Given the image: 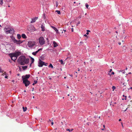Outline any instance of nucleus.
<instances>
[{
  "mask_svg": "<svg viewBox=\"0 0 132 132\" xmlns=\"http://www.w3.org/2000/svg\"><path fill=\"white\" fill-rule=\"evenodd\" d=\"M53 124H54V123H53V122H51V124H52V125H53Z\"/></svg>",
  "mask_w": 132,
  "mask_h": 132,
  "instance_id": "obj_44",
  "label": "nucleus"
},
{
  "mask_svg": "<svg viewBox=\"0 0 132 132\" xmlns=\"http://www.w3.org/2000/svg\"><path fill=\"white\" fill-rule=\"evenodd\" d=\"M34 82V83H35V84H36L37 83V81H36L35 80Z\"/></svg>",
  "mask_w": 132,
  "mask_h": 132,
  "instance_id": "obj_37",
  "label": "nucleus"
},
{
  "mask_svg": "<svg viewBox=\"0 0 132 132\" xmlns=\"http://www.w3.org/2000/svg\"><path fill=\"white\" fill-rule=\"evenodd\" d=\"M77 73V72H76L75 73H74V75H76V77H77V75H76V74Z\"/></svg>",
  "mask_w": 132,
  "mask_h": 132,
  "instance_id": "obj_36",
  "label": "nucleus"
},
{
  "mask_svg": "<svg viewBox=\"0 0 132 132\" xmlns=\"http://www.w3.org/2000/svg\"><path fill=\"white\" fill-rule=\"evenodd\" d=\"M22 68L23 70L26 69L27 68V66H23Z\"/></svg>",
  "mask_w": 132,
  "mask_h": 132,
  "instance_id": "obj_21",
  "label": "nucleus"
},
{
  "mask_svg": "<svg viewBox=\"0 0 132 132\" xmlns=\"http://www.w3.org/2000/svg\"><path fill=\"white\" fill-rule=\"evenodd\" d=\"M66 130L67 131H69L70 132L71 131L70 129H68V128Z\"/></svg>",
  "mask_w": 132,
  "mask_h": 132,
  "instance_id": "obj_32",
  "label": "nucleus"
},
{
  "mask_svg": "<svg viewBox=\"0 0 132 132\" xmlns=\"http://www.w3.org/2000/svg\"><path fill=\"white\" fill-rule=\"evenodd\" d=\"M10 57L11 58V59L12 60L14 61L15 60H16L17 57H16V56L14 55L13 53H10Z\"/></svg>",
  "mask_w": 132,
  "mask_h": 132,
  "instance_id": "obj_6",
  "label": "nucleus"
},
{
  "mask_svg": "<svg viewBox=\"0 0 132 132\" xmlns=\"http://www.w3.org/2000/svg\"><path fill=\"white\" fill-rule=\"evenodd\" d=\"M102 130H104V128L102 129Z\"/></svg>",
  "mask_w": 132,
  "mask_h": 132,
  "instance_id": "obj_56",
  "label": "nucleus"
},
{
  "mask_svg": "<svg viewBox=\"0 0 132 132\" xmlns=\"http://www.w3.org/2000/svg\"><path fill=\"white\" fill-rule=\"evenodd\" d=\"M56 7H57V6H58V3L57 2H56Z\"/></svg>",
  "mask_w": 132,
  "mask_h": 132,
  "instance_id": "obj_39",
  "label": "nucleus"
},
{
  "mask_svg": "<svg viewBox=\"0 0 132 132\" xmlns=\"http://www.w3.org/2000/svg\"><path fill=\"white\" fill-rule=\"evenodd\" d=\"M70 75L71 77H72L73 76H72V75Z\"/></svg>",
  "mask_w": 132,
  "mask_h": 132,
  "instance_id": "obj_53",
  "label": "nucleus"
},
{
  "mask_svg": "<svg viewBox=\"0 0 132 132\" xmlns=\"http://www.w3.org/2000/svg\"><path fill=\"white\" fill-rule=\"evenodd\" d=\"M112 71V69H110L109 71V72L110 73V72H111V71Z\"/></svg>",
  "mask_w": 132,
  "mask_h": 132,
  "instance_id": "obj_35",
  "label": "nucleus"
},
{
  "mask_svg": "<svg viewBox=\"0 0 132 132\" xmlns=\"http://www.w3.org/2000/svg\"><path fill=\"white\" fill-rule=\"evenodd\" d=\"M130 88V89H132V87H131Z\"/></svg>",
  "mask_w": 132,
  "mask_h": 132,
  "instance_id": "obj_62",
  "label": "nucleus"
},
{
  "mask_svg": "<svg viewBox=\"0 0 132 132\" xmlns=\"http://www.w3.org/2000/svg\"><path fill=\"white\" fill-rule=\"evenodd\" d=\"M121 121V119H120L119 120V121Z\"/></svg>",
  "mask_w": 132,
  "mask_h": 132,
  "instance_id": "obj_55",
  "label": "nucleus"
},
{
  "mask_svg": "<svg viewBox=\"0 0 132 132\" xmlns=\"http://www.w3.org/2000/svg\"><path fill=\"white\" fill-rule=\"evenodd\" d=\"M60 61L61 62V64H62L63 63V61L62 60H60Z\"/></svg>",
  "mask_w": 132,
  "mask_h": 132,
  "instance_id": "obj_27",
  "label": "nucleus"
},
{
  "mask_svg": "<svg viewBox=\"0 0 132 132\" xmlns=\"http://www.w3.org/2000/svg\"><path fill=\"white\" fill-rule=\"evenodd\" d=\"M123 97H125L126 98H125V100H126V98L127 97V96H125L124 95H123Z\"/></svg>",
  "mask_w": 132,
  "mask_h": 132,
  "instance_id": "obj_33",
  "label": "nucleus"
},
{
  "mask_svg": "<svg viewBox=\"0 0 132 132\" xmlns=\"http://www.w3.org/2000/svg\"><path fill=\"white\" fill-rule=\"evenodd\" d=\"M43 65L46 66L47 65V63H45V62L40 60L38 63V66L39 67H42Z\"/></svg>",
  "mask_w": 132,
  "mask_h": 132,
  "instance_id": "obj_4",
  "label": "nucleus"
},
{
  "mask_svg": "<svg viewBox=\"0 0 132 132\" xmlns=\"http://www.w3.org/2000/svg\"><path fill=\"white\" fill-rule=\"evenodd\" d=\"M4 73H3V74H2V75H6V72H5L4 71Z\"/></svg>",
  "mask_w": 132,
  "mask_h": 132,
  "instance_id": "obj_34",
  "label": "nucleus"
},
{
  "mask_svg": "<svg viewBox=\"0 0 132 132\" xmlns=\"http://www.w3.org/2000/svg\"><path fill=\"white\" fill-rule=\"evenodd\" d=\"M28 45L29 47H32L35 45V42L34 41H29L28 42Z\"/></svg>",
  "mask_w": 132,
  "mask_h": 132,
  "instance_id": "obj_3",
  "label": "nucleus"
},
{
  "mask_svg": "<svg viewBox=\"0 0 132 132\" xmlns=\"http://www.w3.org/2000/svg\"><path fill=\"white\" fill-rule=\"evenodd\" d=\"M63 33V31H62V33Z\"/></svg>",
  "mask_w": 132,
  "mask_h": 132,
  "instance_id": "obj_64",
  "label": "nucleus"
},
{
  "mask_svg": "<svg viewBox=\"0 0 132 132\" xmlns=\"http://www.w3.org/2000/svg\"><path fill=\"white\" fill-rule=\"evenodd\" d=\"M32 55H34L35 56L36 55V53H35V52H34L32 53Z\"/></svg>",
  "mask_w": 132,
  "mask_h": 132,
  "instance_id": "obj_25",
  "label": "nucleus"
},
{
  "mask_svg": "<svg viewBox=\"0 0 132 132\" xmlns=\"http://www.w3.org/2000/svg\"><path fill=\"white\" fill-rule=\"evenodd\" d=\"M63 31H64V33H65L66 30H63Z\"/></svg>",
  "mask_w": 132,
  "mask_h": 132,
  "instance_id": "obj_41",
  "label": "nucleus"
},
{
  "mask_svg": "<svg viewBox=\"0 0 132 132\" xmlns=\"http://www.w3.org/2000/svg\"><path fill=\"white\" fill-rule=\"evenodd\" d=\"M31 63H34V59L32 57H31Z\"/></svg>",
  "mask_w": 132,
  "mask_h": 132,
  "instance_id": "obj_18",
  "label": "nucleus"
},
{
  "mask_svg": "<svg viewBox=\"0 0 132 132\" xmlns=\"http://www.w3.org/2000/svg\"><path fill=\"white\" fill-rule=\"evenodd\" d=\"M14 30L13 28L10 29V30H7L6 31V33L7 34L9 33L11 34H13L14 32Z\"/></svg>",
  "mask_w": 132,
  "mask_h": 132,
  "instance_id": "obj_7",
  "label": "nucleus"
},
{
  "mask_svg": "<svg viewBox=\"0 0 132 132\" xmlns=\"http://www.w3.org/2000/svg\"><path fill=\"white\" fill-rule=\"evenodd\" d=\"M23 111L24 112H25L26 111L27 109L26 107L25 108L24 107H23Z\"/></svg>",
  "mask_w": 132,
  "mask_h": 132,
  "instance_id": "obj_22",
  "label": "nucleus"
},
{
  "mask_svg": "<svg viewBox=\"0 0 132 132\" xmlns=\"http://www.w3.org/2000/svg\"><path fill=\"white\" fill-rule=\"evenodd\" d=\"M121 43L120 42H119V43H118V44L119 45H121Z\"/></svg>",
  "mask_w": 132,
  "mask_h": 132,
  "instance_id": "obj_49",
  "label": "nucleus"
},
{
  "mask_svg": "<svg viewBox=\"0 0 132 132\" xmlns=\"http://www.w3.org/2000/svg\"><path fill=\"white\" fill-rule=\"evenodd\" d=\"M103 127H104V128L105 127V125H103Z\"/></svg>",
  "mask_w": 132,
  "mask_h": 132,
  "instance_id": "obj_57",
  "label": "nucleus"
},
{
  "mask_svg": "<svg viewBox=\"0 0 132 132\" xmlns=\"http://www.w3.org/2000/svg\"><path fill=\"white\" fill-rule=\"evenodd\" d=\"M73 130V129H72L70 130L71 131H72Z\"/></svg>",
  "mask_w": 132,
  "mask_h": 132,
  "instance_id": "obj_50",
  "label": "nucleus"
},
{
  "mask_svg": "<svg viewBox=\"0 0 132 132\" xmlns=\"http://www.w3.org/2000/svg\"><path fill=\"white\" fill-rule=\"evenodd\" d=\"M112 89H113V90L116 89V87L114 86H113L112 87Z\"/></svg>",
  "mask_w": 132,
  "mask_h": 132,
  "instance_id": "obj_31",
  "label": "nucleus"
},
{
  "mask_svg": "<svg viewBox=\"0 0 132 132\" xmlns=\"http://www.w3.org/2000/svg\"><path fill=\"white\" fill-rule=\"evenodd\" d=\"M49 67H51L52 68H53V66L51 63L50 64V65H49Z\"/></svg>",
  "mask_w": 132,
  "mask_h": 132,
  "instance_id": "obj_24",
  "label": "nucleus"
},
{
  "mask_svg": "<svg viewBox=\"0 0 132 132\" xmlns=\"http://www.w3.org/2000/svg\"><path fill=\"white\" fill-rule=\"evenodd\" d=\"M23 81V83L24 84L26 87L28 86L30 84V82L28 80H24Z\"/></svg>",
  "mask_w": 132,
  "mask_h": 132,
  "instance_id": "obj_5",
  "label": "nucleus"
},
{
  "mask_svg": "<svg viewBox=\"0 0 132 132\" xmlns=\"http://www.w3.org/2000/svg\"><path fill=\"white\" fill-rule=\"evenodd\" d=\"M56 12H57V14H60V11L58 10H56Z\"/></svg>",
  "mask_w": 132,
  "mask_h": 132,
  "instance_id": "obj_23",
  "label": "nucleus"
},
{
  "mask_svg": "<svg viewBox=\"0 0 132 132\" xmlns=\"http://www.w3.org/2000/svg\"><path fill=\"white\" fill-rule=\"evenodd\" d=\"M127 67H126V70H127Z\"/></svg>",
  "mask_w": 132,
  "mask_h": 132,
  "instance_id": "obj_59",
  "label": "nucleus"
},
{
  "mask_svg": "<svg viewBox=\"0 0 132 132\" xmlns=\"http://www.w3.org/2000/svg\"><path fill=\"white\" fill-rule=\"evenodd\" d=\"M51 27L56 32V33H58V30L55 27L53 26H51Z\"/></svg>",
  "mask_w": 132,
  "mask_h": 132,
  "instance_id": "obj_12",
  "label": "nucleus"
},
{
  "mask_svg": "<svg viewBox=\"0 0 132 132\" xmlns=\"http://www.w3.org/2000/svg\"><path fill=\"white\" fill-rule=\"evenodd\" d=\"M38 51H36L35 52V53H36V54H37V53H38Z\"/></svg>",
  "mask_w": 132,
  "mask_h": 132,
  "instance_id": "obj_51",
  "label": "nucleus"
},
{
  "mask_svg": "<svg viewBox=\"0 0 132 132\" xmlns=\"http://www.w3.org/2000/svg\"><path fill=\"white\" fill-rule=\"evenodd\" d=\"M86 34H87V35H88L89 34V33L88 32H87L86 33Z\"/></svg>",
  "mask_w": 132,
  "mask_h": 132,
  "instance_id": "obj_52",
  "label": "nucleus"
},
{
  "mask_svg": "<svg viewBox=\"0 0 132 132\" xmlns=\"http://www.w3.org/2000/svg\"><path fill=\"white\" fill-rule=\"evenodd\" d=\"M21 36L22 38L24 39H25L27 38L26 36L24 34H22L21 35Z\"/></svg>",
  "mask_w": 132,
  "mask_h": 132,
  "instance_id": "obj_15",
  "label": "nucleus"
},
{
  "mask_svg": "<svg viewBox=\"0 0 132 132\" xmlns=\"http://www.w3.org/2000/svg\"><path fill=\"white\" fill-rule=\"evenodd\" d=\"M127 109V108L124 111H124V112H125V111H126V110Z\"/></svg>",
  "mask_w": 132,
  "mask_h": 132,
  "instance_id": "obj_47",
  "label": "nucleus"
},
{
  "mask_svg": "<svg viewBox=\"0 0 132 132\" xmlns=\"http://www.w3.org/2000/svg\"><path fill=\"white\" fill-rule=\"evenodd\" d=\"M29 59H26L24 56H21L19 57L18 61L21 65H24L25 64L28 63L29 62Z\"/></svg>",
  "mask_w": 132,
  "mask_h": 132,
  "instance_id": "obj_1",
  "label": "nucleus"
},
{
  "mask_svg": "<svg viewBox=\"0 0 132 132\" xmlns=\"http://www.w3.org/2000/svg\"><path fill=\"white\" fill-rule=\"evenodd\" d=\"M4 72V71L3 70H2L1 67H0V72H2L3 73Z\"/></svg>",
  "mask_w": 132,
  "mask_h": 132,
  "instance_id": "obj_20",
  "label": "nucleus"
},
{
  "mask_svg": "<svg viewBox=\"0 0 132 132\" xmlns=\"http://www.w3.org/2000/svg\"><path fill=\"white\" fill-rule=\"evenodd\" d=\"M128 74H131V73L130 72H129L128 73Z\"/></svg>",
  "mask_w": 132,
  "mask_h": 132,
  "instance_id": "obj_58",
  "label": "nucleus"
},
{
  "mask_svg": "<svg viewBox=\"0 0 132 132\" xmlns=\"http://www.w3.org/2000/svg\"><path fill=\"white\" fill-rule=\"evenodd\" d=\"M41 28L42 29V31H45V27L44 25L43 24H42L41 26Z\"/></svg>",
  "mask_w": 132,
  "mask_h": 132,
  "instance_id": "obj_13",
  "label": "nucleus"
},
{
  "mask_svg": "<svg viewBox=\"0 0 132 132\" xmlns=\"http://www.w3.org/2000/svg\"><path fill=\"white\" fill-rule=\"evenodd\" d=\"M38 19V17H36L35 18H33L32 19V21L30 23H32L35 22L36 20H37Z\"/></svg>",
  "mask_w": 132,
  "mask_h": 132,
  "instance_id": "obj_11",
  "label": "nucleus"
},
{
  "mask_svg": "<svg viewBox=\"0 0 132 132\" xmlns=\"http://www.w3.org/2000/svg\"><path fill=\"white\" fill-rule=\"evenodd\" d=\"M11 38L12 39V40L13 41V42L15 40V38L13 37V36H12L11 37Z\"/></svg>",
  "mask_w": 132,
  "mask_h": 132,
  "instance_id": "obj_16",
  "label": "nucleus"
},
{
  "mask_svg": "<svg viewBox=\"0 0 132 132\" xmlns=\"http://www.w3.org/2000/svg\"><path fill=\"white\" fill-rule=\"evenodd\" d=\"M35 84V83H34L32 84V85H34Z\"/></svg>",
  "mask_w": 132,
  "mask_h": 132,
  "instance_id": "obj_48",
  "label": "nucleus"
},
{
  "mask_svg": "<svg viewBox=\"0 0 132 132\" xmlns=\"http://www.w3.org/2000/svg\"><path fill=\"white\" fill-rule=\"evenodd\" d=\"M17 38L18 39H20L21 38V36L20 34H18L17 35Z\"/></svg>",
  "mask_w": 132,
  "mask_h": 132,
  "instance_id": "obj_17",
  "label": "nucleus"
},
{
  "mask_svg": "<svg viewBox=\"0 0 132 132\" xmlns=\"http://www.w3.org/2000/svg\"><path fill=\"white\" fill-rule=\"evenodd\" d=\"M114 72H112V73H108V75L110 76L111 75H112V74L114 75Z\"/></svg>",
  "mask_w": 132,
  "mask_h": 132,
  "instance_id": "obj_19",
  "label": "nucleus"
},
{
  "mask_svg": "<svg viewBox=\"0 0 132 132\" xmlns=\"http://www.w3.org/2000/svg\"><path fill=\"white\" fill-rule=\"evenodd\" d=\"M14 55H15L17 57L21 55V53L20 52H18L15 53H12Z\"/></svg>",
  "mask_w": 132,
  "mask_h": 132,
  "instance_id": "obj_10",
  "label": "nucleus"
},
{
  "mask_svg": "<svg viewBox=\"0 0 132 132\" xmlns=\"http://www.w3.org/2000/svg\"><path fill=\"white\" fill-rule=\"evenodd\" d=\"M67 88H69V87L68 86H67Z\"/></svg>",
  "mask_w": 132,
  "mask_h": 132,
  "instance_id": "obj_63",
  "label": "nucleus"
},
{
  "mask_svg": "<svg viewBox=\"0 0 132 132\" xmlns=\"http://www.w3.org/2000/svg\"><path fill=\"white\" fill-rule=\"evenodd\" d=\"M39 43L41 45H42L45 44V41L44 37H40L39 39Z\"/></svg>",
  "mask_w": 132,
  "mask_h": 132,
  "instance_id": "obj_2",
  "label": "nucleus"
},
{
  "mask_svg": "<svg viewBox=\"0 0 132 132\" xmlns=\"http://www.w3.org/2000/svg\"><path fill=\"white\" fill-rule=\"evenodd\" d=\"M73 28H71V31L72 32H73Z\"/></svg>",
  "mask_w": 132,
  "mask_h": 132,
  "instance_id": "obj_43",
  "label": "nucleus"
},
{
  "mask_svg": "<svg viewBox=\"0 0 132 132\" xmlns=\"http://www.w3.org/2000/svg\"><path fill=\"white\" fill-rule=\"evenodd\" d=\"M86 8L87 9H88V7L89 6L86 3Z\"/></svg>",
  "mask_w": 132,
  "mask_h": 132,
  "instance_id": "obj_26",
  "label": "nucleus"
},
{
  "mask_svg": "<svg viewBox=\"0 0 132 132\" xmlns=\"http://www.w3.org/2000/svg\"><path fill=\"white\" fill-rule=\"evenodd\" d=\"M131 51L132 52V49H131Z\"/></svg>",
  "mask_w": 132,
  "mask_h": 132,
  "instance_id": "obj_61",
  "label": "nucleus"
},
{
  "mask_svg": "<svg viewBox=\"0 0 132 132\" xmlns=\"http://www.w3.org/2000/svg\"><path fill=\"white\" fill-rule=\"evenodd\" d=\"M86 31H87V32H90V31L89 30H87Z\"/></svg>",
  "mask_w": 132,
  "mask_h": 132,
  "instance_id": "obj_42",
  "label": "nucleus"
},
{
  "mask_svg": "<svg viewBox=\"0 0 132 132\" xmlns=\"http://www.w3.org/2000/svg\"><path fill=\"white\" fill-rule=\"evenodd\" d=\"M42 48H40L38 50H37V51H38V52H39L40 51H41V50H42Z\"/></svg>",
  "mask_w": 132,
  "mask_h": 132,
  "instance_id": "obj_30",
  "label": "nucleus"
},
{
  "mask_svg": "<svg viewBox=\"0 0 132 132\" xmlns=\"http://www.w3.org/2000/svg\"><path fill=\"white\" fill-rule=\"evenodd\" d=\"M53 46L54 47H56L58 46L57 43L54 41L53 42Z\"/></svg>",
  "mask_w": 132,
  "mask_h": 132,
  "instance_id": "obj_14",
  "label": "nucleus"
},
{
  "mask_svg": "<svg viewBox=\"0 0 132 132\" xmlns=\"http://www.w3.org/2000/svg\"><path fill=\"white\" fill-rule=\"evenodd\" d=\"M84 36H86V37H87V35H86L85 34V35H84Z\"/></svg>",
  "mask_w": 132,
  "mask_h": 132,
  "instance_id": "obj_46",
  "label": "nucleus"
},
{
  "mask_svg": "<svg viewBox=\"0 0 132 132\" xmlns=\"http://www.w3.org/2000/svg\"><path fill=\"white\" fill-rule=\"evenodd\" d=\"M3 0H0V4L2 5L3 4Z\"/></svg>",
  "mask_w": 132,
  "mask_h": 132,
  "instance_id": "obj_28",
  "label": "nucleus"
},
{
  "mask_svg": "<svg viewBox=\"0 0 132 132\" xmlns=\"http://www.w3.org/2000/svg\"><path fill=\"white\" fill-rule=\"evenodd\" d=\"M14 43H15L17 44L20 45L21 43H23V41L20 40H17L16 39H15L14 41L13 42Z\"/></svg>",
  "mask_w": 132,
  "mask_h": 132,
  "instance_id": "obj_9",
  "label": "nucleus"
},
{
  "mask_svg": "<svg viewBox=\"0 0 132 132\" xmlns=\"http://www.w3.org/2000/svg\"><path fill=\"white\" fill-rule=\"evenodd\" d=\"M7 77H8V76H6L5 77V78H7Z\"/></svg>",
  "mask_w": 132,
  "mask_h": 132,
  "instance_id": "obj_40",
  "label": "nucleus"
},
{
  "mask_svg": "<svg viewBox=\"0 0 132 132\" xmlns=\"http://www.w3.org/2000/svg\"><path fill=\"white\" fill-rule=\"evenodd\" d=\"M121 124H122V127H123L122 123V122H121Z\"/></svg>",
  "mask_w": 132,
  "mask_h": 132,
  "instance_id": "obj_54",
  "label": "nucleus"
},
{
  "mask_svg": "<svg viewBox=\"0 0 132 132\" xmlns=\"http://www.w3.org/2000/svg\"><path fill=\"white\" fill-rule=\"evenodd\" d=\"M32 64V63H30V67H31V64Z\"/></svg>",
  "mask_w": 132,
  "mask_h": 132,
  "instance_id": "obj_45",
  "label": "nucleus"
},
{
  "mask_svg": "<svg viewBox=\"0 0 132 132\" xmlns=\"http://www.w3.org/2000/svg\"><path fill=\"white\" fill-rule=\"evenodd\" d=\"M84 43L82 42H80L79 43V45H81V44H83Z\"/></svg>",
  "mask_w": 132,
  "mask_h": 132,
  "instance_id": "obj_29",
  "label": "nucleus"
},
{
  "mask_svg": "<svg viewBox=\"0 0 132 132\" xmlns=\"http://www.w3.org/2000/svg\"><path fill=\"white\" fill-rule=\"evenodd\" d=\"M78 71H80V69L79 68H78Z\"/></svg>",
  "mask_w": 132,
  "mask_h": 132,
  "instance_id": "obj_60",
  "label": "nucleus"
},
{
  "mask_svg": "<svg viewBox=\"0 0 132 132\" xmlns=\"http://www.w3.org/2000/svg\"><path fill=\"white\" fill-rule=\"evenodd\" d=\"M80 21L78 23L76 24V25L77 26L78 25V24H80Z\"/></svg>",
  "mask_w": 132,
  "mask_h": 132,
  "instance_id": "obj_38",
  "label": "nucleus"
},
{
  "mask_svg": "<svg viewBox=\"0 0 132 132\" xmlns=\"http://www.w3.org/2000/svg\"><path fill=\"white\" fill-rule=\"evenodd\" d=\"M30 76V75H26L25 76H22V80H28L27 79L29 78Z\"/></svg>",
  "mask_w": 132,
  "mask_h": 132,
  "instance_id": "obj_8",
  "label": "nucleus"
}]
</instances>
